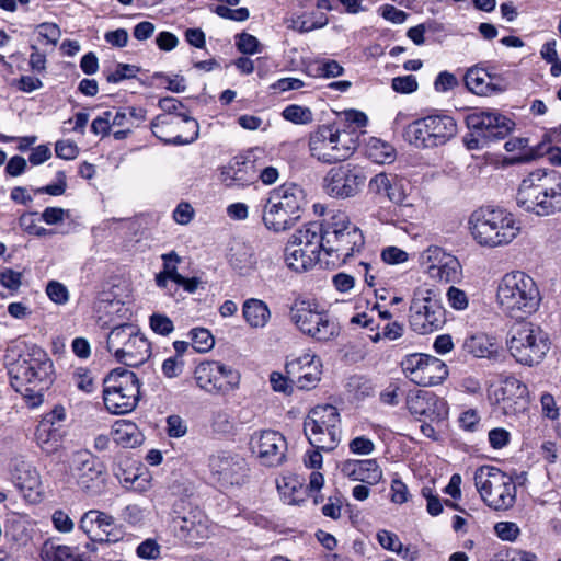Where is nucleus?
Returning <instances> with one entry per match:
<instances>
[{"label": "nucleus", "instance_id": "f257e3e1", "mask_svg": "<svg viewBox=\"0 0 561 561\" xmlns=\"http://www.w3.org/2000/svg\"><path fill=\"white\" fill-rule=\"evenodd\" d=\"M495 304L503 314L523 319L539 309L541 295L537 283L529 274L515 270L496 280Z\"/></svg>", "mask_w": 561, "mask_h": 561}, {"label": "nucleus", "instance_id": "f03ea898", "mask_svg": "<svg viewBox=\"0 0 561 561\" xmlns=\"http://www.w3.org/2000/svg\"><path fill=\"white\" fill-rule=\"evenodd\" d=\"M516 203L525 211L550 216L561 211V173L536 169L520 182Z\"/></svg>", "mask_w": 561, "mask_h": 561}, {"label": "nucleus", "instance_id": "7ed1b4c3", "mask_svg": "<svg viewBox=\"0 0 561 561\" xmlns=\"http://www.w3.org/2000/svg\"><path fill=\"white\" fill-rule=\"evenodd\" d=\"M472 239L489 249L505 247L517 238L520 226L514 215L500 207H481L468 219Z\"/></svg>", "mask_w": 561, "mask_h": 561}, {"label": "nucleus", "instance_id": "20e7f679", "mask_svg": "<svg viewBox=\"0 0 561 561\" xmlns=\"http://www.w3.org/2000/svg\"><path fill=\"white\" fill-rule=\"evenodd\" d=\"M359 133L340 125H321L309 136L308 147L312 158L333 164L351 158L358 147Z\"/></svg>", "mask_w": 561, "mask_h": 561}, {"label": "nucleus", "instance_id": "39448f33", "mask_svg": "<svg viewBox=\"0 0 561 561\" xmlns=\"http://www.w3.org/2000/svg\"><path fill=\"white\" fill-rule=\"evenodd\" d=\"M289 318L300 333L317 342H330L340 335L337 320L317 299H296L290 306Z\"/></svg>", "mask_w": 561, "mask_h": 561}, {"label": "nucleus", "instance_id": "423d86ee", "mask_svg": "<svg viewBox=\"0 0 561 561\" xmlns=\"http://www.w3.org/2000/svg\"><path fill=\"white\" fill-rule=\"evenodd\" d=\"M304 201V191L296 184H285L273 190L263 206L264 226L274 232L290 229L300 218Z\"/></svg>", "mask_w": 561, "mask_h": 561}, {"label": "nucleus", "instance_id": "0eeeda50", "mask_svg": "<svg viewBox=\"0 0 561 561\" xmlns=\"http://www.w3.org/2000/svg\"><path fill=\"white\" fill-rule=\"evenodd\" d=\"M550 346L548 332L530 322L514 325L506 339L510 355L517 364L527 367L540 364L547 356Z\"/></svg>", "mask_w": 561, "mask_h": 561}, {"label": "nucleus", "instance_id": "6e6552de", "mask_svg": "<svg viewBox=\"0 0 561 561\" xmlns=\"http://www.w3.org/2000/svg\"><path fill=\"white\" fill-rule=\"evenodd\" d=\"M365 240L360 229L351 222L343 211L331 215L325 221L324 254L334 262L346 263L364 247Z\"/></svg>", "mask_w": 561, "mask_h": 561}, {"label": "nucleus", "instance_id": "1a4fd4ad", "mask_svg": "<svg viewBox=\"0 0 561 561\" xmlns=\"http://www.w3.org/2000/svg\"><path fill=\"white\" fill-rule=\"evenodd\" d=\"M106 350L117 362L130 367L142 365L151 355L149 341L131 323L112 327L106 336Z\"/></svg>", "mask_w": 561, "mask_h": 561}, {"label": "nucleus", "instance_id": "9d476101", "mask_svg": "<svg viewBox=\"0 0 561 561\" xmlns=\"http://www.w3.org/2000/svg\"><path fill=\"white\" fill-rule=\"evenodd\" d=\"M103 385V401L112 414H126L137 407L140 382L134 371L115 368L104 378Z\"/></svg>", "mask_w": 561, "mask_h": 561}, {"label": "nucleus", "instance_id": "9b49d317", "mask_svg": "<svg viewBox=\"0 0 561 561\" xmlns=\"http://www.w3.org/2000/svg\"><path fill=\"white\" fill-rule=\"evenodd\" d=\"M474 485L483 502L494 510H507L516 499L513 479L493 466H481L474 472Z\"/></svg>", "mask_w": 561, "mask_h": 561}, {"label": "nucleus", "instance_id": "f8f14e48", "mask_svg": "<svg viewBox=\"0 0 561 561\" xmlns=\"http://www.w3.org/2000/svg\"><path fill=\"white\" fill-rule=\"evenodd\" d=\"M457 134L456 121L449 115H428L409 124L405 139L416 148H434L448 142Z\"/></svg>", "mask_w": 561, "mask_h": 561}, {"label": "nucleus", "instance_id": "ddd939ff", "mask_svg": "<svg viewBox=\"0 0 561 561\" xmlns=\"http://www.w3.org/2000/svg\"><path fill=\"white\" fill-rule=\"evenodd\" d=\"M446 322V310L437 293L431 288H417L411 300L409 323L419 334H427L443 328Z\"/></svg>", "mask_w": 561, "mask_h": 561}, {"label": "nucleus", "instance_id": "4468645a", "mask_svg": "<svg viewBox=\"0 0 561 561\" xmlns=\"http://www.w3.org/2000/svg\"><path fill=\"white\" fill-rule=\"evenodd\" d=\"M309 443L317 449L333 450L340 440V415L330 404L313 408L304 423Z\"/></svg>", "mask_w": 561, "mask_h": 561}, {"label": "nucleus", "instance_id": "2eb2a0df", "mask_svg": "<svg viewBox=\"0 0 561 561\" xmlns=\"http://www.w3.org/2000/svg\"><path fill=\"white\" fill-rule=\"evenodd\" d=\"M196 385L210 394H227L240 386V373L219 360H203L194 369Z\"/></svg>", "mask_w": 561, "mask_h": 561}, {"label": "nucleus", "instance_id": "dca6fc26", "mask_svg": "<svg viewBox=\"0 0 561 561\" xmlns=\"http://www.w3.org/2000/svg\"><path fill=\"white\" fill-rule=\"evenodd\" d=\"M70 470L78 488L90 496H96L106 488V472L104 466L87 449L72 453Z\"/></svg>", "mask_w": 561, "mask_h": 561}, {"label": "nucleus", "instance_id": "f3484780", "mask_svg": "<svg viewBox=\"0 0 561 561\" xmlns=\"http://www.w3.org/2000/svg\"><path fill=\"white\" fill-rule=\"evenodd\" d=\"M209 480L220 490L244 483L248 474L247 460L237 453L219 450L208 458Z\"/></svg>", "mask_w": 561, "mask_h": 561}, {"label": "nucleus", "instance_id": "a211bd4d", "mask_svg": "<svg viewBox=\"0 0 561 561\" xmlns=\"http://www.w3.org/2000/svg\"><path fill=\"white\" fill-rule=\"evenodd\" d=\"M151 130L164 144L187 145L198 137V123L190 115L161 114L151 122Z\"/></svg>", "mask_w": 561, "mask_h": 561}, {"label": "nucleus", "instance_id": "6ab92c4d", "mask_svg": "<svg viewBox=\"0 0 561 561\" xmlns=\"http://www.w3.org/2000/svg\"><path fill=\"white\" fill-rule=\"evenodd\" d=\"M495 412L505 416H517L528 408V388L515 377L505 378L489 393Z\"/></svg>", "mask_w": 561, "mask_h": 561}, {"label": "nucleus", "instance_id": "aec40b11", "mask_svg": "<svg viewBox=\"0 0 561 561\" xmlns=\"http://www.w3.org/2000/svg\"><path fill=\"white\" fill-rule=\"evenodd\" d=\"M408 379L419 386L430 387L443 382L448 376L446 364L431 355L410 354L401 362Z\"/></svg>", "mask_w": 561, "mask_h": 561}, {"label": "nucleus", "instance_id": "412c9836", "mask_svg": "<svg viewBox=\"0 0 561 561\" xmlns=\"http://www.w3.org/2000/svg\"><path fill=\"white\" fill-rule=\"evenodd\" d=\"M366 176L356 165L344 164L331 168L323 179L324 192L334 198L355 196L363 187Z\"/></svg>", "mask_w": 561, "mask_h": 561}, {"label": "nucleus", "instance_id": "4be33fe9", "mask_svg": "<svg viewBox=\"0 0 561 561\" xmlns=\"http://www.w3.org/2000/svg\"><path fill=\"white\" fill-rule=\"evenodd\" d=\"M421 265L430 278L439 283H456L462 276L458 259L439 247H428L421 255Z\"/></svg>", "mask_w": 561, "mask_h": 561}, {"label": "nucleus", "instance_id": "5701e85b", "mask_svg": "<svg viewBox=\"0 0 561 561\" xmlns=\"http://www.w3.org/2000/svg\"><path fill=\"white\" fill-rule=\"evenodd\" d=\"M78 528L89 540L100 545L117 543L123 539V533L116 527L114 516L100 510L84 512L78 522Z\"/></svg>", "mask_w": 561, "mask_h": 561}, {"label": "nucleus", "instance_id": "b1692460", "mask_svg": "<svg viewBox=\"0 0 561 561\" xmlns=\"http://www.w3.org/2000/svg\"><path fill=\"white\" fill-rule=\"evenodd\" d=\"M250 448L263 466L278 467L285 461L287 442L277 431H259L251 435Z\"/></svg>", "mask_w": 561, "mask_h": 561}, {"label": "nucleus", "instance_id": "393cba45", "mask_svg": "<svg viewBox=\"0 0 561 561\" xmlns=\"http://www.w3.org/2000/svg\"><path fill=\"white\" fill-rule=\"evenodd\" d=\"M467 126L472 136L483 141H493L505 138L512 130L513 122L495 111H474L467 118Z\"/></svg>", "mask_w": 561, "mask_h": 561}, {"label": "nucleus", "instance_id": "a878e982", "mask_svg": "<svg viewBox=\"0 0 561 561\" xmlns=\"http://www.w3.org/2000/svg\"><path fill=\"white\" fill-rule=\"evenodd\" d=\"M407 407L412 415L424 422H440L448 415V404L445 399L428 390L410 392Z\"/></svg>", "mask_w": 561, "mask_h": 561}, {"label": "nucleus", "instance_id": "bb28decb", "mask_svg": "<svg viewBox=\"0 0 561 561\" xmlns=\"http://www.w3.org/2000/svg\"><path fill=\"white\" fill-rule=\"evenodd\" d=\"M286 374L290 382L296 383L299 389L310 390L320 381L322 362L316 354L307 351L297 358L287 362Z\"/></svg>", "mask_w": 561, "mask_h": 561}, {"label": "nucleus", "instance_id": "cd10ccee", "mask_svg": "<svg viewBox=\"0 0 561 561\" xmlns=\"http://www.w3.org/2000/svg\"><path fill=\"white\" fill-rule=\"evenodd\" d=\"M65 409L61 405L55 407L50 413L44 415L37 425V445L46 454L58 450L61 443V423L65 420Z\"/></svg>", "mask_w": 561, "mask_h": 561}, {"label": "nucleus", "instance_id": "c85d7f7f", "mask_svg": "<svg viewBox=\"0 0 561 561\" xmlns=\"http://www.w3.org/2000/svg\"><path fill=\"white\" fill-rule=\"evenodd\" d=\"M465 84L470 92L480 96L502 93L507 89L505 80L500 75L490 72L479 65L467 70Z\"/></svg>", "mask_w": 561, "mask_h": 561}, {"label": "nucleus", "instance_id": "c756f323", "mask_svg": "<svg viewBox=\"0 0 561 561\" xmlns=\"http://www.w3.org/2000/svg\"><path fill=\"white\" fill-rule=\"evenodd\" d=\"M257 179V170L254 161L244 156L232 158L227 165L220 170V181L227 187L248 186Z\"/></svg>", "mask_w": 561, "mask_h": 561}, {"label": "nucleus", "instance_id": "7c9ffc66", "mask_svg": "<svg viewBox=\"0 0 561 561\" xmlns=\"http://www.w3.org/2000/svg\"><path fill=\"white\" fill-rule=\"evenodd\" d=\"M11 386L22 394L27 405L35 407V368L26 358H19L10 368Z\"/></svg>", "mask_w": 561, "mask_h": 561}, {"label": "nucleus", "instance_id": "2f4dec72", "mask_svg": "<svg viewBox=\"0 0 561 561\" xmlns=\"http://www.w3.org/2000/svg\"><path fill=\"white\" fill-rule=\"evenodd\" d=\"M341 472L353 481L369 485H376L382 479V470L376 459H347L342 462Z\"/></svg>", "mask_w": 561, "mask_h": 561}, {"label": "nucleus", "instance_id": "473e14b6", "mask_svg": "<svg viewBox=\"0 0 561 561\" xmlns=\"http://www.w3.org/2000/svg\"><path fill=\"white\" fill-rule=\"evenodd\" d=\"M324 230L325 222H309L298 229L290 239L319 261L321 252L324 253Z\"/></svg>", "mask_w": 561, "mask_h": 561}, {"label": "nucleus", "instance_id": "72a5a7b5", "mask_svg": "<svg viewBox=\"0 0 561 561\" xmlns=\"http://www.w3.org/2000/svg\"><path fill=\"white\" fill-rule=\"evenodd\" d=\"M368 188L371 193L386 196L390 202L402 204L405 199L401 180L391 173H378L370 179Z\"/></svg>", "mask_w": 561, "mask_h": 561}, {"label": "nucleus", "instance_id": "f704fd0d", "mask_svg": "<svg viewBox=\"0 0 561 561\" xmlns=\"http://www.w3.org/2000/svg\"><path fill=\"white\" fill-rule=\"evenodd\" d=\"M35 469L32 461L25 460L23 458H16L14 460L13 469H12V480L15 488L23 494L24 499L33 503L35 501L34 497V489H35Z\"/></svg>", "mask_w": 561, "mask_h": 561}, {"label": "nucleus", "instance_id": "c9c22d12", "mask_svg": "<svg viewBox=\"0 0 561 561\" xmlns=\"http://www.w3.org/2000/svg\"><path fill=\"white\" fill-rule=\"evenodd\" d=\"M244 321L254 329L264 328L271 319V310L266 302L256 298H249L242 305Z\"/></svg>", "mask_w": 561, "mask_h": 561}, {"label": "nucleus", "instance_id": "e433bc0d", "mask_svg": "<svg viewBox=\"0 0 561 561\" xmlns=\"http://www.w3.org/2000/svg\"><path fill=\"white\" fill-rule=\"evenodd\" d=\"M465 348L468 353L478 358H492L499 353V345L495 337L485 333H477L465 341Z\"/></svg>", "mask_w": 561, "mask_h": 561}, {"label": "nucleus", "instance_id": "4c0bfd02", "mask_svg": "<svg viewBox=\"0 0 561 561\" xmlns=\"http://www.w3.org/2000/svg\"><path fill=\"white\" fill-rule=\"evenodd\" d=\"M230 264L239 274L249 275L257 264L254 249L250 244L241 243L231 249Z\"/></svg>", "mask_w": 561, "mask_h": 561}, {"label": "nucleus", "instance_id": "58836bf2", "mask_svg": "<svg viewBox=\"0 0 561 561\" xmlns=\"http://www.w3.org/2000/svg\"><path fill=\"white\" fill-rule=\"evenodd\" d=\"M284 260L286 265L295 272L308 271L318 262L316 256H311L291 239L285 248Z\"/></svg>", "mask_w": 561, "mask_h": 561}, {"label": "nucleus", "instance_id": "ea45409f", "mask_svg": "<svg viewBox=\"0 0 561 561\" xmlns=\"http://www.w3.org/2000/svg\"><path fill=\"white\" fill-rule=\"evenodd\" d=\"M114 440L124 447H136L142 442V434L138 426L126 420L115 423L113 431Z\"/></svg>", "mask_w": 561, "mask_h": 561}, {"label": "nucleus", "instance_id": "a19ab883", "mask_svg": "<svg viewBox=\"0 0 561 561\" xmlns=\"http://www.w3.org/2000/svg\"><path fill=\"white\" fill-rule=\"evenodd\" d=\"M309 75L314 78H336L344 73L343 66L330 58L318 57L311 60L307 67Z\"/></svg>", "mask_w": 561, "mask_h": 561}, {"label": "nucleus", "instance_id": "79ce46f5", "mask_svg": "<svg viewBox=\"0 0 561 561\" xmlns=\"http://www.w3.org/2000/svg\"><path fill=\"white\" fill-rule=\"evenodd\" d=\"M123 311H127L125 305L121 300H101L96 306L98 323L101 328L118 324L114 316L117 314L123 318L124 314H119Z\"/></svg>", "mask_w": 561, "mask_h": 561}, {"label": "nucleus", "instance_id": "37998d69", "mask_svg": "<svg viewBox=\"0 0 561 561\" xmlns=\"http://www.w3.org/2000/svg\"><path fill=\"white\" fill-rule=\"evenodd\" d=\"M41 558L43 561H80L69 546L57 545L50 540L43 543Z\"/></svg>", "mask_w": 561, "mask_h": 561}, {"label": "nucleus", "instance_id": "c03bdc74", "mask_svg": "<svg viewBox=\"0 0 561 561\" xmlns=\"http://www.w3.org/2000/svg\"><path fill=\"white\" fill-rule=\"evenodd\" d=\"M56 373L51 359L45 352L37 351V385L41 390L49 389L55 382Z\"/></svg>", "mask_w": 561, "mask_h": 561}, {"label": "nucleus", "instance_id": "a18cd8bd", "mask_svg": "<svg viewBox=\"0 0 561 561\" xmlns=\"http://www.w3.org/2000/svg\"><path fill=\"white\" fill-rule=\"evenodd\" d=\"M191 340L192 348L196 353H207L213 350L215 345V339L211 332L206 328H193L187 333Z\"/></svg>", "mask_w": 561, "mask_h": 561}, {"label": "nucleus", "instance_id": "49530a36", "mask_svg": "<svg viewBox=\"0 0 561 561\" xmlns=\"http://www.w3.org/2000/svg\"><path fill=\"white\" fill-rule=\"evenodd\" d=\"M282 116L284 119L297 125H307L313 121L312 111L307 106L297 104L286 106L282 112Z\"/></svg>", "mask_w": 561, "mask_h": 561}, {"label": "nucleus", "instance_id": "de8ad7c7", "mask_svg": "<svg viewBox=\"0 0 561 561\" xmlns=\"http://www.w3.org/2000/svg\"><path fill=\"white\" fill-rule=\"evenodd\" d=\"M504 148L508 152H517L516 161L518 162H526L536 158L527 138H512L505 142Z\"/></svg>", "mask_w": 561, "mask_h": 561}, {"label": "nucleus", "instance_id": "09e8293b", "mask_svg": "<svg viewBox=\"0 0 561 561\" xmlns=\"http://www.w3.org/2000/svg\"><path fill=\"white\" fill-rule=\"evenodd\" d=\"M557 42L554 39L545 43L541 47V58L551 65L550 73L552 77H559L561 75V60L557 53Z\"/></svg>", "mask_w": 561, "mask_h": 561}, {"label": "nucleus", "instance_id": "8fccbe9b", "mask_svg": "<svg viewBox=\"0 0 561 561\" xmlns=\"http://www.w3.org/2000/svg\"><path fill=\"white\" fill-rule=\"evenodd\" d=\"M377 540L382 548L407 558L409 549H405L403 553V545L394 533L386 529L379 530L377 533Z\"/></svg>", "mask_w": 561, "mask_h": 561}, {"label": "nucleus", "instance_id": "3c124183", "mask_svg": "<svg viewBox=\"0 0 561 561\" xmlns=\"http://www.w3.org/2000/svg\"><path fill=\"white\" fill-rule=\"evenodd\" d=\"M150 329L162 336H168L174 331L173 321L163 313L154 312L149 318Z\"/></svg>", "mask_w": 561, "mask_h": 561}, {"label": "nucleus", "instance_id": "603ef678", "mask_svg": "<svg viewBox=\"0 0 561 561\" xmlns=\"http://www.w3.org/2000/svg\"><path fill=\"white\" fill-rule=\"evenodd\" d=\"M46 295L56 305H66L69 301L68 288L58 280H50L45 288Z\"/></svg>", "mask_w": 561, "mask_h": 561}, {"label": "nucleus", "instance_id": "864d4df0", "mask_svg": "<svg viewBox=\"0 0 561 561\" xmlns=\"http://www.w3.org/2000/svg\"><path fill=\"white\" fill-rule=\"evenodd\" d=\"M163 261V274L170 277L175 284L183 280V276L178 273V264L181 263V257L174 252L164 253L161 255Z\"/></svg>", "mask_w": 561, "mask_h": 561}, {"label": "nucleus", "instance_id": "5fc2aeb1", "mask_svg": "<svg viewBox=\"0 0 561 561\" xmlns=\"http://www.w3.org/2000/svg\"><path fill=\"white\" fill-rule=\"evenodd\" d=\"M236 46L239 51L247 55H254L261 51L259 39L248 33H241L236 36Z\"/></svg>", "mask_w": 561, "mask_h": 561}, {"label": "nucleus", "instance_id": "6e6d98bb", "mask_svg": "<svg viewBox=\"0 0 561 561\" xmlns=\"http://www.w3.org/2000/svg\"><path fill=\"white\" fill-rule=\"evenodd\" d=\"M344 121L339 125L341 128H354L358 133V128L367 125L368 118L364 112L357 110H347L343 112Z\"/></svg>", "mask_w": 561, "mask_h": 561}, {"label": "nucleus", "instance_id": "4d7b16f0", "mask_svg": "<svg viewBox=\"0 0 561 561\" xmlns=\"http://www.w3.org/2000/svg\"><path fill=\"white\" fill-rule=\"evenodd\" d=\"M494 533L501 540L514 542L519 537L520 529L514 522H499L494 525Z\"/></svg>", "mask_w": 561, "mask_h": 561}, {"label": "nucleus", "instance_id": "13d9d810", "mask_svg": "<svg viewBox=\"0 0 561 561\" xmlns=\"http://www.w3.org/2000/svg\"><path fill=\"white\" fill-rule=\"evenodd\" d=\"M446 299L448 305L458 311L466 310L469 306V298L465 290L450 286L446 293Z\"/></svg>", "mask_w": 561, "mask_h": 561}, {"label": "nucleus", "instance_id": "bf43d9fd", "mask_svg": "<svg viewBox=\"0 0 561 561\" xmlns=\"http://www.w3.org/2000/svg\"><path fill=\"white\" fill-rule=\"evenodd\" d=\"M391 88L401 94H410L417 90L419 83L413 75L396 77L391 80Z\"/></svg>", "mask_w": 561, "mask_h": 561}, {"label": "nucleus", "instance_id": "052dcab7", "mask_svg": "<svg viewBox=\"0 0 561 561\" xmlns=\"http://www.w3.org/2000/svg\"><path fill=\"white\" fill-rule=\"evenodd\" d=\"M146 510L137 504H129L122 511V518L128 525L140 526L146 520Z\"/></svg>", "mask_w": 561, "mask_h": 561}, {"label": "nucleus", "instance_id": "680f3d73", "mask_svg": "<svg viewBox=\"0 0 561 561\" xmlns=\"http://www.w3.org/2000/svg\"><path fill=\"white\" fill-rule=\"evenodd\" d=\"M138 68L134 65L118 64L114 71L106 73V80L110 83H118L125 79L136 77Z\"/></svg>", "mask_w": 561, "mask_h": 561}, {"label": "nucleus", "instance_id": "e2e57ef3", "mask_svg": "<svg viewBox=\"0 0 561 561\" xmlns=\"http://www.w3.org/2000/svg\"><path fill=\"white\" fill-rule=\"evenodd\" d=\"M214 12L222 19L237 22H243L250 16L249 10L247 8L231 9L225 4L217 5Z\"/></svg>", "mask_w": 561, "mask_h": 561}, {"label": "nucleus", "instance_id": "0e129e2a", "mask_svg": "<svg viewBox=\"0 0 561 561\" xmlns=\"http://www.w3.org/2000/svg\"><path fill=\"white\" fill-rule=\"evenodd\" d=\"M73 381L76 387L84 392V393H92L95 390V382L92 375L84 368H78L73 373Z\"/></svg>", "mask_w": 561, "mask_h": 561}, {"label": "nucleus", "instance_id": "69168bd1", "mask_svg": "<svg viewBox=\"0 0 561 561\" xmlns=\"http://www.w3.org/2000/svg\"><path fill=\"white\" fill-rule=\"evenodd\" d=\"M67 178L64 171H58L55 181L51 184L37 188V193L48 194L50 196H60L66 192Z\"/></svg>", "mask_w": 561, "mask_h": 561}, {"label": "nucleus", "instance_id": "338daca9", "mask_svg": "<svg viewBox=\"0 0 561 561\" xmlns=\"http://www.w3.org/2000/svg\"><path fill=\"white\" fill-rule=\"evenodd\" d=\"M161 547L154 539L144 540L136 549L138 558L144 560H156L160 557Z\"/></svg>", "mask_w": 561, "mask_h": 561}, {"label": "nucleus", "instance_id": "774afa93", "mask_svg": "<svg viewBox=\"0 0 561 561\" xmlns=\"http://www.w3.org/2000/svg\"><path fill=\"white\" fill-rule=\"evenodd\" d=\"M51 522H53L55 529L62 534H69L75 528L73 520L71 519L69 514L62 510H56L53 513Z\"/></svg>", "mask_w": 561, "mask_h": 561}]
</instances>
